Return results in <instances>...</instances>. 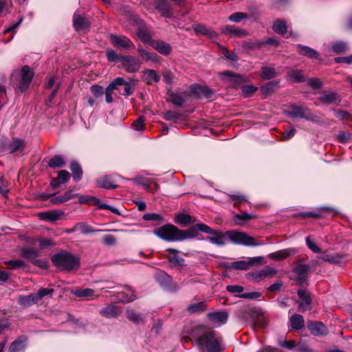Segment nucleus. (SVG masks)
I'll return each instance as SVG.
<instances>
[{
  "label": "nucleus",
  "mask_w": 352,
  "mask_h": 352,
  "mask_svg": "<svg viewBox=\"0 0 352 352\" xmlns=\"http://www.w3.org/2000/svg\"><path fill=\"white\" fill-rule=\"evenodd\" d=\"M320 102L324 104H330L340 101V97L335 92L323 91L319 98Z\"/></svg>",
  "instance_id": "obj_32"
},
{
  "label": "nucleus",
  "mask_w": 352,
  "mask_h": 352,
  "mask_svg": "<svg viewBox=\"0 0 352 352\" xmlns=\"http://www.w3.org/2000/svg\"><path fill=\"white\" fill-rule=\"evenodd\" d=\"M119 62L121 63L122 67L128 73H137L141 67V61L133 56L121 55L119 58Z\"/></svg>",
  "instance_id": "obj_5"
},
{
  "label": "nucleus",
  "mask_w": 352,
  "mask_h": 352,
  "mask_svg": "<svg viewBox=\"0 0 352 352\" xmlns=\"http://www.w3.org/2000/svg\"><path fill=\"white\" fill-rule=\"evenodd\" d=\"M278 82H279L278 80L267 82L262 87V91L265 94L271 93L276 89L278 85Z\"/></svg>",
  "instance_id": "obj_58"
},
{
  "label": "nucleus",
  "mask_w": 352,
  "mask_h": 352,
  "mask_svg": "<svg viewBox=\"0 0 352 352\" xmlns=\"http://www.w3.org/2000/svg\"><path fill=\"white\" fill-rule=\"evenodd\" d=\"M54 289L51 288H41L36 293H34L37 302L47 296H50L54 293Z\"/></svg>",
  "instance_id": "obj_55"
},
{
  "label": "nucleus",
  "mask_w": 352,
  "mask_h": 352,
  "mask_svg": "<svg viewBox=\"0 0 352 352\" xmlns=\"http://www.w3.org/2000/svg\"><path fill=\"white\" fill-rule=\"evenodd\" d=\"M125 288L128 291H129L131 292V294L129 295V294H126L125 293H121L120 294V295H121V298H120L121 301L122 302H125V303L134 301L137 298V296H136L134 291L129 286H125Z\"/></svg>",
  "instance_id": "obj_50"
},
{
  "label": "nucleus",
  "mask_w": 352,
  "mask_h": 352,
  "mask_svg": "<svg viewBox=\"0 0 352 352\" xmlns=\"http://www.w3.org/2000/svg\"><path fill=\"white\" fill-rule=\"evenodd\" d=\"M206 308V305L203 302L193 303L188 307V311L190 313H196L198 311H204Z\"/></svg>",
  "instance_id": "obj_59"
},
{
  "label": "nucleus",
  "mask_w": 352,
  "mask_h": 352,
  "mask_svg": "<svg viewBox=\"0 0 352 352\" xmlns=\"http://www.w3.org/2000/svg\"><path fill=\"white\" fill-rule=\"evenodd\" d=\"M199 230L201 232L210 234L206 240L218 246H223L226 243V236L234 244L245 246L256 247L263 245V242L256 241L254 237L248 235L243 232L228 230L226 232L213 230L207 225H201Z\"/></svg>",
  "instance_id": "obj_2"
},
{
  "label": "nucleus",
  "mask_w": 352,
  "mask_h": 352,
  "mask_svg": "<svg viewBox=\"0 0 352 352\" xmlns=\"http://www.w3.org/2000/svg\"><path fill=\"white\" fill-rule=\"evenodd\" d=\"M127 319L135 324H144L145 323V315L136 312L134 309L126 311Z\"/></svg>",
  "instance_id": "obj_23"
},
{
  "label": "nucleus",
  "mask_w": 352,
  "mask_h": 352,
  "mask_svg": "<svg viewBox=\"0 0 352 352\" xmlns=\"http://www.w3.org/2000/svg\"><path fill=\"white\" fill-rule=\"evenodd\" d=\"M182 339L186 342L193 340L201 350H206L207 352H221L224 349L222 338L204 325L195 326L191 329L185 328Z\"/></svg>",
  "instance_id": "obj_1"
},
{
  "label": "nucleus",
  "mask_w": 352,
  "mask_h": 352,
  "mask_svg": "<svg viewBox=\"0 0 352 352\" xmlns=\"http://www.w3.org/2000/svg\"><path fill=\"white\" fill-rule=\"evenodd\" d=\"M142 78L148 85L157 82L160 80V77L154 69H147L143 72Z\"/></svg>",
  "instance_id": "obj_30"
},
{
  "label": "nucleus",
  "mask_w": 352,
  "mask_h": 352,
  "mask_svg": "<svg viewBox=\"0 0 352 352\" xmlns=\"http://www.w3.org/2000/svg\"><path fill=\"white\" fill-rule=\"evenodd\" d=\"M166 251L173 254L172 256L168 257V261L172 266H186L185 260L177 255L178 250L173 248H168Z\"/></svg>",
  "instance_id": "obj_26"
},
{
  "label": "nucleus",
  "mask_w": 352,
  "mask_h": 352,
  "mask_svg": "<svg viewBox=\"0 0 352 352\" xmlns=\"http://www.w3.org/2000/svg\"><path fill=\"white\" fill-rule=\"evenodd\" d=\"M307 84L312 88L318 89L322 87V83L320 79L311 78L307 80Z\"/></svg>",
  "instance_id": "obj_64"
},
{
  "label": "nucleus",
  "mask_w": 352,
  "mask_h": 352,
  "mask_svg": "<svg viewBox=\"0 0 352 352\" xmlns=\"http://www.w3.org/2000/svg\"><path fill=\"white\" fill-rule=\"evenodd\" d=\"M333 50L337 54L344 53L348 50L347 45L342 41H338L332 45Z\"/></svg>",
  "instance_id": "obj_56"
},
{
  "label": "nucleus",
  "mask_w": 352,
  "mask_h": 352,
  "mask_svg": "<svg viewBox=\"0 0 352 352\" xmlns=\"http://www.w3.org/2000/svg\"><path fill=\"white\" fill-rule=\"evenodd\" d=\"M18 302L20 305L28 307L38 302L34 293L28 296L20 295L18 298Z\"/></svg>",
  "instance_id": "obj_36"
},
{
  "label": "nucleus",
  "mask_w": 352,
  "mask_h": 352,
  "mask_svg": "<svg viewBox=\"0 0 352 352\" xmlns=\"http://www.w3.org/2000/svg\"><path fill=\"white\" fill-rule=\"evenodd\" d=\"M290 253L287 250L278 251L270 254V258L272 259H284L288 257Z\"/></svg>",
  "instance_id": "obj_60"
},
{
  "label": "nucleus",
  "mask_w": 352,
  "mask_h": 352,
  "mask_svg": "<svg viewBox=\"0 0 352 352\" xmlns=\"http://www.w3.org/2000/svg\"><path fill=\"white\" fill-rule=\"evenodd\" d=\"M69 168L72 172V177L74 181L79 182L82 177V170L80 165L74 161L70 164Z\"/></svg>",
  "instance_id": "obj_40"
},
{
  "label": "nucleus",
  "mask_w": 352,
  "mask_h": 352,
  "mask_svg": "<svg viewBox=\"0 0 352 352\" xmlns=\"http://www.w3.org/2000/svg\"><path fill=\"white\" fill-rule=\"evenodd\" d=\"M66 165V162L62 155H55L48 162V166L53 168H62Z\"/></svg>",
  "instance_id": "obj_44"
},
{
  "label": "nucleus",
  "mask_w": 352,
  "mask_h": 352,
  "mask_svg": "<svg viewBox=\"0 0 352 352\" xmlns=\"http://www.w3.org/2000/svg\"><path fill=\"white\" fill-rule=\"evenodd\" d=\"M288 115L294 118H304L306 120H310L312 122L317 121L316 116L313 115L308 108L298 105H292L288 112Z\"/></svg>",
  "instance_id": "obj_6"
},
{
  "label": "nucleus",
  "mask_w": 352,
  "mask_h": 352,
  "mask_svg": "<svg viewBox=\"0 0 352 352\" xmlns=\"http://www.w3.org/2000/svg\"><path fill=\"white\" fill-rule=\"evenodd\" d=\"M273 30L278 34L284 35L287 32V27L285 21L276 20L273 25Z\"/></svg>",
  "instance_id": "obj_48"
},
{
  "label": "nucleus",
  "mask_w": 352,
  "mask_h": 352,
  "mask_svg": "<svg viewBox=\"0 0 352 352\" xmlns=\"http://www.w3.org/2000/svg\"><path fill=\"white\" fill-rule=\"evenodd\" d=\"M72 294L82 300H90L95 298L94 291L92 289H77L72 291Z\"/></svg>",
  "instance_id": "obj_31"
},
{
  "label": "nucleus",
  "mask_w": 352,
  "mask_h": 352,
  "mask_svg": "<svg viewBox=\"0 0 352 352\" xmlns=\"http://www.w3.org/2000/svg\"><path fill=\"white\" fill-rule=\"evenodd\" d=\"M298 52L300 54L306 56L310 58L320 59L318 52L308 46L298 44L297 45Z\"/></svg>",
  "instance_id": "obj_29"
},
{
  "label": "nucleus",
  "mask_w": 352,
  "mask_h": 352,
  "mask_svg": "<svg viewBox=\"0 0 352 352\" xmlns=\"http://www.w3.org/2000/svg\"><path fill=\"white\" fill-rule=\"evenodd\" d=\"M151 45L159 53L165 56L168 55L172 50L168 43L160 40L153 41Z\"/></svg>",
  "instance_id": "obj_21"
},
{
  "label": "nucleus",
  "mask_w": 352,
  "mask_h": 352,
  "mask_svg": "<svg viewBox=\"0 0 352 352\" xmlns=\"http://www.w3.org/2000/svg\"><path fill=\"white\" fill-rule=\"evenodd\" d=\"M28 339L25 336L18 337L12 342L8 349L9 352H24L27 346Z\"/></svg>",
  "instance_id": "obj_16"
},
{
  "label": "nucleus",
  "mask_w": 352,
  "mask_h": 352,
  "mask_svg": "<svg viewBox=\"0 0 352 352\" xmlns=\"http://www.w3.org/2000/svg\"><path fill=\"white\" fill-rule=\"evenodd\" d=\"M208 318L214 323L224 324L227 322L228 315L225 311L209 313Z\"/></svg>",
  "instance_id": "obj_28"
},
{
  "label": "nucleus",
  "mask_w": 352,
  "mask_h": 352,
  "mask_svg": "<svg viewBox=\"0 0 352 352\" xmlns=\"http://www.w3.org/2000/svg\"><path fill=\"white\" fill-rule=\"evenodd\" d=\"M139 54L143 59L146 60H152L153 62L158 61V56L157 54L153 52H149L142 48H138V50Z\"/></svg>",
  "instance_id": "obj_47"
},
{
  "label": "nucleus",
  "mask_w": 352,
  "mask_h": 352,
  "mask_svg": "<svg viewBox=\"0 0 352 352\" xmlns=\"http://www.w3.org/2000/svg\"><path fill=\"white\" fill-rule=\"evenodd\" d=\"M228 195L230 197L231 201L233 202L234 206H237L240 204H243L248 202L247 197L244 195L229 194Z\"/></svg>",
  "instance_id": "obj_46"
},
{
  "label": "nucleus",
  "mask_w": 352,
  "mask_h": 352,
  "mask_svg": "<svg viewBox=\"0 0 352 352\" xmlns=\"http://www.w3.org/2000/svg\"><path fill=\"white\" fill-rule=\"evenodd\" d=\"M138 36L139 38L144 43H148L151 39L148 32L146 30L142 28L138 30Z\"/></svg>",
  "instance_id": "obj_61"
},
{
  "label": "nucleus",
  "mask_w": 352,
  "mask_h": 352,
  "mask_svg": "<svg viewBox=\"0 0 352 352\" xmlns=\"http://www.w3.org/2000/svg\"><path fill=\"white\" fill-rule=\"evenodd\" d=\"M263 259V257L257 256L251 258L250 261L249 262L245 261H236L232 263L231 267L234 270H246L254 263L261 261Z\"/></svg>",
  "instance_id": "obj_22"
},
{
  "label": "nucleus",
  "mask_w": 352,
  "mask_h": 352,
  "mask_svg": "<svg viewBox=\"0 0 352 352\" xmlns=\"http://www.w3.org/2000/svg\"><path fill=\"white\" fill-rule=\"evenodd\" d=\"M201 225H205L204 223H197L195 226H191L187 230H183L182 231L184 232L183 234H182L184 238L183 240L187 239H194L197 237L199 234V226Z\"/></svg>",
  "instance_id": "obj_38"
},
{
  "label": "nucleus",
  "mask_w": 352,
  "mask_h": 352,
  "mask_svg": "<svg viewBox=\"0 0 352 352\" xmlns=\"http://www.w3.org/2000/svg\"><path fill=\"white\" fill-rule=\"evenodd\" d=\"M223 34L233 37H244L248 35L247 30L227 25L221 28Z\"/></svg>",
  "instance_id": "obj_15"
},
{
  "label": "nucleus",
  "mask_w": 352,
  "mask_h": 352,
  "mask_svg": "<svg viewBox=\"0 0 352 352\" xmlns=\"http://www.w3.org/2000/svg\"><path fill=\"white\" fill-rule=\"evenodd\" d=\"M324 213H329L331 216H334L336 212L332 208L323 207L320 208V212H305L300 214V216L308 217H319L323 215Z\"/></svg>",
  "instance_id": "obj_35"
},
{
  "label": "nucleus",
  "mask_w": 352,
  "mask_h": 352,
  "mask_svg": "<svg viewBox=\"0 0 352 352\" xmlns=\"http://www.w3.org/2000/svg\"><path fill=\"white\" fill-rule=\"evenodd\" d=\"M138 80L135 79H131L129 82H126L124 79V82L122 86H124V93L122 94L124 96L129 97L131 96L134 91V87L137 85Z\"/></svg>",
  "instance_id": "obj_42"
},
{
  "label": "nucleus",
  "mask_w": 352,
  "mask_h": 352,
  "mask_svg": "<svg viewBox=\"0 0 352 352\" xmlns=\"http://www.w3.org/2000/svg\"><path fill=\"white\" fill-rule=\"evenodd\" d=\"M73 25L76 31H85L89 28L90 22L86 17L74 14Z\"/></svg>",
  "instance_id": "obj_17"
},
{
  "label": "nucleus",
  "mask_w": 352,
  "mask_h": 352,
  "mask_svg": "<svg viewBox=\"0 0 352 352\" xmlns=\"http://www.w3.org/2000/svg\"><path fill=\"white\" fill-rule=\"evenodd\" d=\"M153 234L166 241H183L184 232L172 224H166L153 230Z\"/></svg>",
  "instance_id": "obj_4"
},
{
  "label": "nucleus",
  "mask_w": 352,
  "mask_h": 352,
  "mask_svg": "<svg viewBox=\"0 0 352 352\" xmlns=\"http://www.w3.org/2000/svg\"><path fill=\"white\" fill-rule=\"evenodd\" d=\"M100 314L103 317L111 318L118 316L121 311L116 305L110 304L101 309Z\"/></svg>",
  "instance_id": "obj_25"
},
{
  "label": "nucleus",
  "mask_w": 352,
  "mask_h": 352,
  "mask_svg": "<svg viewBox=\"0 0 352 352\" xmlns=\"http://www.w3.org/2000/svg\"><path fill=\"white\" fill-rule=\"evenodd\" d=\"M21 256L29 260L35 259L38 256V250L32 247H25L21 250Z\"/></svg>",
  "instance_id": "obj_39"
},
{
  "label": "nucleus",
  "mask_w": 352,
  "mask_h": 352,
  "mask_svg": "<svg viewBox=\"0 0 352 352\" xmlns=\"http://www.w3.org/2000/svg\"><path fill=\"white\" fill-rule=\"evenodd\" d=\"M76 228L77 230H79L83 234H89L98 232L99 230H94L87 223L81 222L76 224Z\"/></svg>",
  "instance_id": "obj_54"
},
{
  "label": "nucleus",
  "mask_w": 352,
  "mask_h": 352,
  "mask_svg": "<svg viewBox=\"0 0 352 352\" xmlns=\"http://www.w3.org/2000/svg\"><path fill=\"white\" fill-rule=\"evenodd\" d=\"M222 75L230 78V81L235 85H239L245 81L246 78L242 75L227 71L222 73Z\"/></svg>",
  "instance_id": "obj_41"
},
{
  "label": "nucleus",
  "mask_w": 352,
  "mask_h": 352,
  "mask_svg": "<svg viewBox=\"0 0 352 352\" xmlns=\"http://www.w3.org/2000/svg\"><path fill=\"white\" fill-rule=\"evenodd\" d=\"M276 69L272 67H263L261 69V77L264 80H270L277 76Z\"/></svg>",
  "instance_id": "obj_45"
},
{
  "label": "nucleus",
  "mask_w": 352,
  "mask_h": 352,
  "mask_svg": "<svg viewBox=\"0 0 352 352\" xmlns=\"http://www.w3.org/2000/svg\"><path fill=\"white\" fill-rule=\"evenodd\" d=\"M124 82V78L122 77H118L115 78L106 88L105 95H111L115 91L116 85L122 84Z\"/></svg>",
  "instance_id": "obj_51"
},
{
  "label": "nucleus",
  "mask_w": 352,
  "mask_h": 352,
  "mask_svg": "<svg viewBox=\"0 0 352 352\" xmlns=\"http://www.w3.org/2000/svg\"><path fill=\"white\" fill-rule=\"evenodd\" d=\"M111 43L116 47L123 50H130L135 47L133 42L126 36L112 34L110 36Z\"/></svg>",
  "instance_id": "obj_9"
},
{
  "label": "nucleus",
  "mask_w": 352,
  "mask_h": 352,
  "mask_svg": "<svg viewBox=\"0 0 352 352\" xmlns=\"http://www.w3.org/2000/svg\"><path fill=\"white\" fill-rule=\"evenodd\" d=\"M98 186L108 189H114L117 187V185L114 184L113 180L109 175H106L98 178L96 181Z\"/></svg>",
  "instance_id": "obj_34"
},
{
  "label": "nucleus",
  "mask_w": 352,
  "mask_h": 352,
  "mask_svg": "<svg viewBox=\"0 0 352 352\" xmlns=\"http://www.w3.org/2000/svg\"><path fill=\"white\" fill-rule=\"evenodd\" d=\"M79 203L89 204L94 206H98L100 209H107L115 214L118 213V210L112 206L105 204H102L99 199L96 197L81 195L78 198Z\"/></svg>",
  "instance_id": "obj_8"
},
{
  "label": "nucleus",
  "mask_w": 352,
  "mask_h": 352,
  "mask_svg": "<svg viewBox=\"0 0 352 352\" xmlns=\"http://www.w3.org/2000/svg\"><path fill=\"white\" fill-rule=\"evenodd\" d=\"M193 30L197 34H201L209 38H215L217 34L210 28L206 27L203 24H197L193 25Z\"/></svg>",
  "instance_id": "obj_27"
},
{
  "label": "nucleus",
  "mask_w": 352,
  "mask_h": 352,
  "mask_svg": "<svg viewBox=\"0 0 352 352\" xmlns=\"http://www.w3.org/2000/svg\"><path fill=\"white\" fill-rule=\"evenodd\" d=\"M64 215V212L60 210H48L38 214L41 220L54 222L59 220Z\"/></svg>",
  "instance_id": "obj_14"
},
{
  "label": "nucleus",
  "mask_w": 352,
  "mask_h": 352,
  "mask_svg": "<svg viewBox=\"0 0 352 352\" xmlns=\"http://www.w3.org/2000/svg\"><path fill=\"white\" fill-rule=\"evenodd\" d=\"M155 5L162 16L167 18L172 16L171 6L167 0H155Z\"/></svg>",
  "instance_id": "obj_19"
},
{
  "label": "nucleus",
  "mask_w": 352,
  "mask_h": 352,
  "mask_svg": "<svg viewBox=\"0 0 352 352\" xmlns=\"http://www.w3.org/2000/svg\"><path fill=\"white\" fill-rule=\"evenodd\" d=\"M5 264L8 265L11 270H18L23 268L25 266V262L20 259L6 261H5Z\"/></svg>",
  "instance_id": "obj_52"
},
{
  "label": "nucleus",
  "mask_w": 352,
  "mask_h": 352,
  "mask_svg": "<svg viewBox=\"0 0 352 352\" xmlns=\"http://www.w3.org/2000/svg\"><path fill=\"white\" fill-rule=\"evenodd\" d=\"M308 329L311 334L315 336H324L328 333L325 325L320 322H308Z\"/></svg>",
  "instance_id": "obj_18"
},
{
  "label": "nucleus",
  "mask_w": 352,
  "mask_h": 352,
  "mask_svg": "<svg viewBox=\"0 0 352 352\" xmlns=\"http://www.w3.org/2000/svg\"><path fill=\"white\" fill-rule=\"evenodd\" d=\"M296 275V280L302 284L307 279V276L310 272V266L306 264H298L294 270Z\"/></svg>",
  "instance_id": "obj_13"
},
{
  "label": "nucleus",
  "mask_w": 352,
  "mask_h": 352,
  "mask_svg": "<svg viewBox=\"0 0 352 352\" xmlns=\"http://www.w3.org/2000/svg\"><path fill=\"white\" fill-rule=\"evenodd\" d=\"M34 73L29 66H24L21 71V79L19 83V89L21 91H25L33 78Z\"/></svg>",
  "instance_id": "obj_7"
},
{
  "label": "nucleus",
  "mask_w": 352,
  "mask_h": 352,
  "mask_svg": "<svg viewBox=\"0 0 352 352\" xmlns=\"http://www.w3.org/2000/svg\"><path fill=\"white\" fill-rule=\"evenodd\" d=\"M291 327L294 330L302 329L305 326L303 317L300 314H294L289 319Z\"/></svg>",
  "instance_id": "obj_37"
},
{
  "label": "nucleus",
  "mask_w": 352,
  "mask_h": 352,
  "mask_svg": "<svg viewBox=\"0 0 352 352\" xmlns=\"http://www.w3.org/2000/svg\"><path fill=\"white\" fill-rule=\"evenodd\" d=\"M52 261L56 267L64 270H76L80 266L79 258L66 251L55 254Z\"/></svg>",
  "instance_id": "obj_3"
},
{
  "label": "nucleus",
  "mask_w": 352,
  "mask_h": 352,
  "mask_svg": "<svg viewBox=\"0 0 352 352\" xmlns=\"http://www.w3.org/2000/svg\"><path fill=\"white\" fill-rule=\"evenodd\" d=\"M190 94L197 98H210L214 94V91L207 86L194 85L190 88Z\"/></svg>",
  "instance_id": "obj_12"
},
{
  "label": "nucleus",
  "mask_w": 352,
  "mask_h": 352,
  "mask_svg": "<svg viewBox=\"0 0 352 352\" xmlns=\"http://www.w3.org/2000/svg\"><path fill=\"white\" fill-rule=\"evenodd\" d=\"M25 143L23 139L14 138L6 146V150L10 153H14L16 151H23Z\"/></svg>",
  "instance_id": "obj_20"
},
{
  "label": "nucleus",
  "mask_w": 352,
  "mask_h": 352,
  "mask_svg": "<svg viewBox=\"0 0 352 352\" xmlns=\"http://www.w3.org/2000/svg\"><path fill=\"white\" fill-rule=\"evenodd\" d=\"M248 16L246 13L237 12L229 16L228 19L230 21L239 23L241 21L248 19Z\"/></svg>",
  "instance_id": "obj_57"
},
{
  "label": "nucleus",
  "mask_w": 352,
  "mask_h": 352,
  "mask_svg": "<svg viewBox=\"0 0 352 352\" xmlns=\"http://www.w3.org/2000/svg\"><path fill=\"white\" fill-rule=\"evenodd\" d=\"M287 76L289 79L294 82H302L305 81V77L301 70L292 69L287 72Z\"/></svg>",
  "instance_id": "obj_43"
},
{
  "label": "nucleus",
  "mask_w": 352,
  "mask_h": 352,
  "mask_svg": "<svg viewBox=\"0 0 352 352\" xmlns=\"http://www.w3.org/2000/svg\"><path fill=\"white\" fill-rule=\"evenodd\" d=\"M175 222L177 224L185 227L189 224L195 223L197 222V219L188 214L179 213L175 217Z\"/></svg>",
  "instance_id": "obj_24"
},
{
  "label": "nucleus",
  "mask_w": 352,
  "mask_h": 352,
  "mask_svg": "<svg viewBox=\"0 0 352 352\" xmlns=\"http://www.w3.org/2000/svg\"><path fill=\"white\" fill-rule=\"evenodd\" d=\"M190 94V93L188 95ZM187 94L185 92L182 94H173L171 98V102L173 104L177 107H182L186 101Z\"/></svg>",
  "instance_id": "obj_53"
},
{
  "label": "nucleus",
  "mask_w": 352,
  "mask_h": 352,
  "mask_svg": "<svg viewBox=\"0 0 352 352\" xmlns=\"http://www.w3.org/2000/svg\"><path fill=\"white\" fill-rule=\"evenodd\" d=\"M277 273V270L271 267H266L264 269L252 272L250 274L253 280L259 282L266 278L273 277Z\"/></svg>",
  "instance_id": "obj_11"
},
{
  "label": "nucleus",
  "mask_w": 352,
  "mask_h": 352,
  "mask_svg": "<svg viewBox=\"0 0 352 352\" xmlns=\"http://www.w3.org/2000/svg\"><path fill=\"white\" fill-rule=\"evenodd\" d=\"M261 310L259 308L245 307L239 311V316L245 321H254L261 316Z\"/></svg>",
  "instance_id": "obj_10"
},
{
  "label": "nucleus",
  "mask_w": 352,
  "mask_h": 352,
  "mask_svg": "<svg viewBox=\"0 0 352 352\" xmlns=\"http://www.w3.org/2000/svg\"><path fill=\"white\" fill-rule=\"evenodd\" d=\"M306 244L314 253H319L321 252L320 248L311 239L309 236L306 238Z\"/></svg>",
  "instance_id": "obj_63"
},
{
  "label": "nucleus",
  "mask_w": 352,
  "mask_h": 352,
  "mask_svg": "<svg viewBox=\"0 0 352 352\" xmlns=\"http://www.w3.org/2000/svg\"><path fill=\"white\" fill-rule=\"evenodd\" d=\"M255 217V215L250 214L246 212H241V214H236L234 216V221L236 223L240 225L243 221H248Z\"/></svg>",
  "instance_id": "obj_49"
},
{
  "label": "nucleus",
  "mask_w": 352,
  "mask_h": 352,
  "mask_svg": "<svg viewBox=\"0 0 352 352\" xmlns=\"http://www.w3.org/2000/svg\"><path fill=\"white\" fill-rule=\"evenodd\" d=\"M335 116L337 118L342 120L349 121L352 120V116L350 113L342 110L335 111Z\"/></svg>",
  "instance_id": "obj_62"
},
{
  "label": "nucleus",
  "mask_w": 352,
  "mask_h": 352,
  "mask_svg": "<svg viewBox=\"0 0 352 352\" xmlns=\"http://www.w3.org/2000/svg\"><path fill=\"white\" fill-rule=\"evenodd\" d=\"M297 294L302 300V302L300 303L298 305V310L300 311H304L306 310V307L309 306L311 303L309 294L304 289H299Z\"/></svg>",
  "instance_id": "obj_33"
}]
</instances>
